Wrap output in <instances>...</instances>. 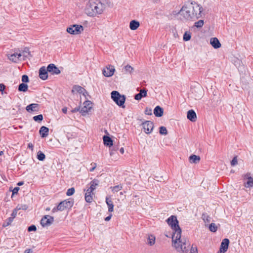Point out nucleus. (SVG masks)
Instances as JSON below:
<instances>
[{"label": "nucleus", "instance_id": "11", "mask_svg": "<svg viewBox=\"0 0 253 253\" xmlns=\"http://www.w3.org/2000/svg\"><path fill=\"white\" fill-rule=\"evenodd\" d=\"M244 186L247 188H250L253 187V178H252L250 173H247L244 175Z\"/></svg>", "mask_w": 253, "mask_h": 253}, {"label": "nucleus", "instance_id": "46", "mask_svg": "<svg viewBox=\"0 0 253 253\" xmlns=\"http://www.w3.org/2000/svg\"><path fill=\"white\" fill-rule=\"evenodd\" d=\"M145 113L148 115H152V110L150 108H146L145 109Z\"/></svg>", "mask_w": 253, "mask_h": 253}, {"label": "nucleus", "instance_id": "17", "mask_svg": "<svg viewBox=\"0 0 253 253\" xmlns=\"http://www.w3.org/2000/svg\"><path fill=\"white\" fill-rule=\"evenodd\" d=\"M94 193L88 189H86L85 193V200L87 203H91L93 200Z\"/></svg>", "mask_w": 253, "mask_h": 253}, {"label": "nucleus", "instance_id": "44", "mask_svg": "<svg viewBox=\"0 0 253 253\" xmlns=\"http://www.w3.org/2000/svg\"><path fill=\"white\" fill-rule=\"evenodd\" d=\"M22 81L23 83H28L29 82V78L27 75H23L22 77Z\"/></svg>", "mask_w": 253, "mask_h": 253}, {"label": "nucleus", "instance_id": "34", "mask_svg": "<svg viewBox=\"0 0 253 253\" xmlns=\"http://www.w3.org/2000/svg\"><path fill=\"white\" fill-rule=\"evenodd\" d=\"M37 158L40 161H43L45 158V156L43 153L39 151L37 154Z\"/></svg>", "mask_w": 253, "mask_h": 253}, {"label": "nucleus", "instance_id": "40", "mask_svg": "<svg viewBox=\"0 0 253 253\" xmlns=\"http://www.w3.org/2000/svg\"><path fill=\"white\" fill-rule=\"evenodd\" d=\"M74 193H75V189L74 188H71L68 189L66 194L67 196H70L73 195V194Z\"/></svg>", "mask_w": 253, "mask_h": 253}, {"label": "nucleus", "instance_id": "39", "mask_svg": "<svg viewBox=\"0 0 253 253\" xmlns=\"http://www.w3.org/2000/svg\"><path fill=\"white\" fill-rule=\"evenodd\" d=\"M33 119L36 122H41L43 120V116L42 114H40L34 116Z\"/></svg>", "mask_w": 253, "mask_h": 253}, {"label": "nucleus", "instance_id": "59", "mask_svg": "<svg viewBox=\"0 0 253 253\" xmlns=\"http://www.w3.org/2000/svg\"><path fill=\"white\" fill-rule=\"evenodd\" d=\"M3 154V151H0V156L2 155Z\"/></svg>", "mask_w": 253, "mask_h": 253}, {"label": "nucleus", "instance_id": "21", "mask_svg": "<svg viewBox=\"0 0 253 253\" xmlns=\"http://www.w3.org/2000/svg\"><path fill=\"white\" fill-rule=\"evenodd\" d=\"M187 117L191 122H195L197 119L196 114L194 110H190L187 112Z\"/></svg>", "mask_w": 253, "mask_h": 253}, {"label": "nucleus", "instance_id": "37", "mask_svg": "<svg viewBox=\"0 0 253 253\" xmlns=\"http://www.w3.org/2000/svg\"><path fill=\"white\" fill-rule=\"evenodd\" d=\"M209 229L211 231L215 232L217 229V227L215 223H211L209 226Z\"/></svg>", "mask_w": 253, "mask_h": 253}, {"label": "nucleus", "instance_id": "8", "mask_svg": "<svg viewBox=\"0 0 253 253\" xmlns=\"http://www.w3.org/2000/svg\"><path fill=\"white\" fill-rule=\"evenodd\" d=\"M92 108V104L90 101H85L83 104V106L81 107L80 112L84 116L88 113Z\"/></svg>", "mask_w": 253, "mask_h": 253}, {"label": "nucleus", "instance_id": "18", "mask_svg": "<svg viewBox=\"0 0 253 253\" xmlns=\"http://www.w3.org/2000/svg\"><path fill=\"white\" fill-rule=\"evenodd\" d=\"M210 44L215 49L219 48L221 46L219 40L216 38H211L210 39Z\"/></svg>", "mask_w": 253, "mask_h": 253}, {"label": "nucleus", "instance_id": "24", "mask_svg": "<svg viewBox=\"0 0 253 253\" xmlns=\"http://www.w3.org/2000/svg\"><path fill=\"white\" fill-rule=\"evenodd\" d=\"M147 96V91L145 89H141L139 93L135 95L134 98L137 100H140L143 97Z\"/></svg>", "mask_w": 253, "mask_h": 253}, {"label": "nucleus", "instance_id": "50", "mask_svg": "<svg viewBox=\"0 0 253 253\" xmlns=\"http://www.w3.org/2000/svg\"><path fill=\"white\" fill-rule=\"evenodd\" d=\"M116 149H110V155L112 156L114 154V152L116 151Z\"/></svg>", "mask_w": 253, "mask_h": 253}, {"label": "nucleus", "instance_id": "25", "mask_svg": "<svg viewBox=\"0 0 253 253\" xmlns=\"http://www.w3.org/2000/svg\"><path fill=\"white\" fill-rule=\"evenodd\" d=\"M154 114L156 117H160L163 115V109L159 106H157L154 110Z\"/></svg>", "mask_w": 253, "mask_h": 253}, {"label": "nucleus", "instance_id": "55", "mask_svg": "<svg viewBox=\"0 0 253 253\" xmlns=\"http://www.w3.org/2000/svg\"><path fill=\"white\" fill-rule=\"evenodd\" d=\"M80 110L81 109L80 108H75L74 109H73L72 110V112H78V111H80Z\"/></svg>", "mask_w": 253, "mask_h": 253}, {"label": "nucleus", "instance_id": "53", "mask_svg": "<svg viewBox=\"0 0 253 253\" xmlns=\"http://www.w3.org/2000/svg\"><path fill=\"white\" fill-rule=\"evenodd\" d=\"M112 215L111 214H110L109 216H107L105 218V221H108L110 220L111 217H112Z\"/></svg>", "mask_w": 253, "mask_h": 253}, {"label": "nucleus", "instance_id": "4", "mask_svg": "<svg viewBox=\"0 0 253 253\" xmlns=\"http://www.w3.org/2000/svg\"><path fill=\"white\" fill-rule=\"evenodd\" d=\"M74 204V200L73 199H68L61 202L57 207L52 209V212H55L57 211H63L67 209H71Z\"/></svg>", "mask_w": 253, "mask_h": 253}, {"label": "nucleus", "instance_id": "22", "mask_svg": "<svg viewBox=\"0 0 253 253\" xmlns=\"http://www.w3.org/2000/svg\"><path fill=\"white\" fill-rule=\"evenodd\" d=\"M49 129L44 126H42L41 127L39 133L42 137H45L48 134Z\"/></svg>", "mask_w": 253, "mask_h": 253}, {"label": "nucleus", "instance_id": "48", "mask_svg": "<svg viewBox=\"0 0 253 253\" xmlns=\"http://www.w3.org/2000/svg\"><path fill=\"white\" fill-rule=\"evenodd\" d=\"M203 219L206 223H209L211 221V218L210 217H209L208 216H205L204 217Z\"/></svg>", "mask_w": 253, "mask_h": 253}, {"label": "nucleus", "instance_id": "32", "mask_svg": "<svg viewBox=\"0 0 253 253\" xmlns=\"http://www.w3.org/2000/svg\"><path fill=\"white\" fill-rule=\"evenodd\" d=\"M28 90V85L24 83H22L19 84L18 87V90L19 91L25 92Z\"/></svg>", "mask_w": 253, "mask_h": 253}, {"label": "nucleus", "instance_id": "49", "mask_svg": "<svg viewBox=\"0 0 253 253\" xmlns=\"http://www.w3.org/2000/svg\"><path fill=\"white\" fill-rule=\"evenodd\" d=\"M19 190V188L18 187H15L12 190V195L17 194Z\"/></svg>", "mask_w": 253, "mask_h": 253}, {"label": "nucleus", "instance_id": "36", "mask_svg": "<svg viewBox=\"0 0 253 253\" xmlns=\"http://www.w3.org/2000/svg\"><path fill=\"white\" fill-rule=\"evenodd\" d=\"M204 24V20H200L194 23V26L197 28H201Z\"/></svg>", "mask_w": 253, "mask_h": 253}, {"label": "nucleus", "instance_id": "14", "mask_svg": "<svg viewBox=\"0 0 253 253\" xmlns=\"http://www.w3.org/2000/svg\"><path fill=\"white\" fill-rule=\"evenodd\" d=\"M47 68L43 66L39 70V77L42 80H45L48 78Z\"/></svg>", "mask_w": 253, "mask_h": 253}, {"label": "nucleus", "instance_id": "31", "mask_svg": "<svg viewBox=\"0 0 253 253\" xmlns=\"http://www.w3.org/2000/svg\"><path fill=\"white\" fill-rule=\"evenodd\" d=\"M84 89L82 87L79 86V85H75L73 87L72 91L73 92H77L79 93H84Z\"/></svg>", "mask_w": 253, "mask_h": 253}, {"label": "nucleus", "instance_id": "10", "mask_svg": "<svg viewBox=\"0 0 253 253\" xmlns=\"http://www.w3.org/2000/svg\"><path fill=\"white\" fill-rule=\"evenodd\" d=\"M54 218L52 216L46 215L44 216L41 221V224L42 227H46L50 225L53 222Z\"/></svg>", "mask_w": 253, "mask_h": 253}, {"label": "nucleus", "instance_id": "29", "mask_svg": "<svg viewBox=\"0 0 253 253\" xmlns=\"http://www.w3.org/2000/svg\"><path fill=\"white\" fill-rule=\"evenodd\" d=\"M155 237L153 235H149L148 237L147 244L150 246H153L155 243Z\"/></svg>", "mask_w": 253, "mask_h": 253}, {"label": "nucleus", "instance_id": "33", "mask_svg": "<svg viewBox=\"0 0 253 253\" xmlns=\"http://www.w3.org/2000/svg\"><path fill=\"white\" fill-rule=\"evenodd\" d=\"M191 34L189 32H185L183 35V40L184 41H188L191 39Z\"/></svg>", "mask_w": 253, "mask_h": 253}, {"label": "nucleus", "instance_id": "58", "mask_svg": "<svg viewBox=\"0 0 253 253\" xmlns=\"http://www.w3.org/2000/svg\"><path fill=\"white\" fill-rule=\"evenodd\" d=\"M23 184H24V182L21 181V182H18L17 183V185H19V186H21V185H22Z\"/></svg>", "mask_w": 253, "mask_h": 253}, {"label": "nucleus", "instance_id": "3", "mask_svg": "<svg viewBox=\"0 0 253 253\" xmlns=\"http://www.w3.org/2000/svg\"><path fill=\"white\" fill-rule=\"evenodd\" d=\"M105 5L99 0H89L84 9L85 14L89 17H94L102 14Z\"/></svg>", "mask_w": 253, "mask_h": 253}, {"label": "nucleus", "instance_id": "15", "mask_svg": "<svg viewBox=\"0 0 253 253\" xmlns=\"http://www.w3.org/2000/svg\"><path fill=\"white\" fill-rule=\"evenodd\" d=\"M47 68L48 72L52 75H58L60 73V70L54 64H49Z\"/></svg>", "mask_w": 253, "mask_h": 253}, {"label": "nucleus", "instance_id": "28", "mask_svg": "<svg viewBox=\"0 0 253 253\" xmlns=\"http://www.w3.org/2000/svg\"><path fill=\"white\" fill-rule=\"evenodd\" d=\"M104 144L108 146H111L113 145V141L112 139L107 136H104L103 137Z\"/></svg>", "mask_w": 253, "mask_h": 253}, {"label": "nucleus", "instance_id": "19", "mask_svg": "<svg viewBox=\"0 0 253 253\" xmlns=\"http://www.w3.org/2000/svg\"><path fill=\"white\" fill-rule=\"evenodd\" d=\"M105 202L108 208V211L110 212H113L114 211V205L110 196H106Z\"/></svg>", "mask_w": 253, "mask_h": 253}, {"label": "nucleus", "instance_id": "1", "mask_svg": "<svg viewBox=\"0 0 253 253\" xmlns=\"http://www.w3.org/2000/svg\"><path fill=\"white\" fill-rule=\"evenodd\" d=\"M167 221L173 231L172 240L175 249L178 252H187L190 244L186 239L181 238V230L179 226L176 217L171 215L167 220Z\"/></svg>", "mask_w": 253, "mask_h": 253}, {"label": "nucleus", "instance_id": "16", "mask_svg": "<svg viewBox=\"0 0 253 253\" xmlns=\"http://www.w3.org/2000/svg\"><path fill=\"white\" fill-rule=\"evenodd\" d=\"M39 105L37 103L31 104L26 107L27 112L31 113L33 112H38L39 110Z\"/></svg>", "mask_w": 253, "mask_h": 253}, {"label": "nucleus", "instance_id": "23", "mask_svg": "<svg viewBox=\"0 0 253 253\" xmlns=\"http://www.w3.org/2000/svg\"><path fill=\"white\" fill-rule=\"evenodd\" d=\"M98 184L99 181L97 179H94L90 182V186L87 188V189L93 192V191L96 188V187L98 185Z\"/></svg>", "mask_w": 253, "mask_h": 253}, {"label": "nucleus", "instance_id": "38", "mask_svg": "<svg viewBox=\"0 0 253 253\" xmlns=\"http://www.w3.org/2000/svg\"><path fill=\"white\" fill-rule=\"evenodd\" d=\"M160 133L162 135H167L168 133L167 129L166 127L161 126L160 127Z\"/></svg>", "mask_w": 253, "mask_h": 253}, {"label": "nucleus", "instance_id": "51", "mask_svg": "<svg viewBox=\"0 0 253 253\" xmlns=\"http://www.w3.org/2000/svg\"><path fill=\"white\" fill-rule=\"evenodd\" d=\"M28 147L30 148L32 151H33L34 145L32 143H29L28 144Z\"/></svg>", "mask_w": 253, "mask_h": 253}, {"label": "nucleus", "instance_id": "6", "mask_svg": "<svg viewBox=\"0 0 253 253\" xmlns=\"http://www.w3.org/2000/svg\"><path fill=\"white\" fill-rule=\"evenodd\" d=\"M84 31V27L78 24L71 25L66 29V32L71 35H79Z\"/></svg>", "mask_w": 253, "mask_h": 253}, {"label": "nucleus", "instance_id": "41", "mask_svg": "<svg viewBox=\"0 0 253 253\" xmlns=\"http://www.w3.org/2000/svg\"><path fill=\"white\" fill-rule=\"evenodd\" d=\"M13 219H12V218H11L10 217H9L7 220H6V222L4 224H3V226H8L9 225L11 222H12Z\"/></svg>", "mask_w": 253, "mask_h": 253}, {"label": "nucleus", "instance_id": "61", "mask_svg": "<svg viewBox=\"0 0 253 253\" xmlns=\"http://www.w3.org/2000/svg\"><path fill=\"white\" fill-rule=\"evenodd\" d=\"M120 194L121 195H123V193L121 192H120Z\"/></svg>", "mask_w": 253, "mask_h": 253}, {"label": "nucleus", "instance_id": "52", "mask_svg": "<svg viewBox=\"0 0 253 253\" xmlns=\"http://www.w3.org/2000/svg\"><path fill=\"white\" fill-rule=\"evenodd\" d=\"M33 253V250L31 249H26L24 252V253Z\"/></svg>", "mask_w": 253, "mask_h": 253}, {"label": "nucleus", "instance_id": "30", "mask_svg": "<svg viewBox=\"0 0 253 253\" xmlns=\"http://www.w3.org/2000/svg\"><path fill=\"white\" fill-rule=\"evenodd\" d=\"M123 188V186L121 184L115 186H111L110 187V189L111 190L112 192L113 193L116 192H118V191L122 190Z\"/></svg>", "mask_w": 253, "mask_h": 253}, {"label": "nucleus", "instance_id": "56", "mask_svg": "<svg viewBox=\"0 0 253 253\" xmlns=\"http://www.w3.org/2000/svg\"><path fill=\"white\" fill-rule=\"evenodd\" d=\"M67 111V109L66 107H64L62 109V111L64 113H66Z\"/></svg>", "mask_w": 253, "mask_h": 253}, {"label": "nucleus", "instance_id": "7", "mask_svg": "<svg viewBox=\"0 0 253 253\" xmlns=\"http://www.w3.org/2000/svg\"><path fill=\"white\" fill-rule=\"evenodd\" d=\"M29 52H27L25 50L23 51L22 52H15L13 53L9 54L7 57L8 58L13 62L17 63L21 60L22 56L26 57L27 54H29Z\"/></svg>", "mask_w": 253, "mask_h": 253}, {"label": "nucleus", "instance_id": "13", "mask_svg": "<svg viewBox=\"0 0 253 253\" xmlns=\"http://www.w3.org/2000/svg\"><path fill=\"white\" fill-rule=\"evenodd\" d=\"M229 241L228 239H224L221 242L220 248L217 253H224L228 249Z\"/></svg>", "mask_w": 253, "mask_h": 253}, {"label": "nucleus", "instance_id": "42", "mask_svg": "<svg viewBox=\"0 0 253 253\" xmlns=\"http://www.w3.org/2000/svg\"><path fill=\"white\" fill-rule=\"evenodd\" d=\"M19 209H16L13 211L11 214V217H10L11 218H12V219H14L16 217L17 213V211Z\"/></svg>", "mask_w": 253, "mask_h": 253}, {"label": "nucleus", "instance_id": "2", "mask_svg": "<svg viewBox=\"0 0 253 253\" xmlns=\"http://www.w3.org/2000/svg\"><path fill=\"white\" fill-rule=\"evenodd\" d=\"M203 10L201 5L191 2L183 5L176 14L178 18L182 21H193L202 17Z\"/></svg>", "mask_w": 253, "mask_h": 253}, {"label": "nucleus", "instance_id": "26", "mask_svg": "<svg viewBox=\"0 0 253 253\" xmlns=\"http://www.w3.org/2000/svg\"><path fill=\"white\" fill-rule=\"evenodd\" d=\"M139 22L134 20L130 22L129 28L131 30H135L139 27Z\"/></svg>", "mask_w": 253, "mask_h": 253}, {"label": "nucleus", "instance_id": "45", "mask_svg": "<svg viewBox=\"0 0 253 253\" xmlns=\"http://www.w3.org/2000/svg\"><path fill=\"white\" fill-rule=\"evenodd\" d=\"M37 230V228L36 227L33 225H31L30 226H29L28 227V230L29 232H31V231H36Z\"/></svg>", "mask_w": 253, "mask_h": 253}, {"label": "nucleus", "instance_id": "60", "mask_svg": "<svg viewBox=\"0 0 253 253\" xmlns=\"http://www.w3.org/2000/svg\"><path fill=\"white\" fill-rule=\"evenodd\" d=\"M46 211H49L50 210V208H47L46 209Z\"/></svg>", "mask_w": 253, "mask_h": 253}, {"label": "nucleus", "instance_id": "12", "mask_svg": "<svg viewBox=\"0 0 253 253\" xmlns=\"http://www.w3.org/2000/svg\"><path fill=\"white\" fill-rule=\"evenodd\" d=\"M115 69L113 66L109 65L103 70V74L105 77H109L113 75Z\"/></svg>", "mask_w": 253, "mask_h": 253}, {"label": "nucleus", "instance_id": "43", "mask_svg": "<svg viewBox=\"0 0 253 253\" xmlns=\"http://www.w3.org/2000/svg\"><path fill=\"white\" fill-rule=\"evenodd\" d=\"M238 163L237 157H235L231 162V165L232 166L236 165Z\"/></svg>", "mask_w": 253, "mask_h": 253}, {"label": "nucleus", "instance_id": "5", "mask_svg": "<svg viewBox=\"0 0 253 253\" xmlns=\"http://www.w3.org/2000/svg\"><path fill=\"white\" fill-rule=\"evenodd\" d=\"M111 95L112 99L118 106L125 108L124 104L126 100V97L124 95H121L117 91H113Z\"/></svg>", "mask_w": 253, "mask_h": 253}, {"label": "nucleus", "instance_id": "9", "mask_svg": "<svg viewBox=\"0 0 253 253\" xmlns=\"http://www.w3.org/2000/svg\"><path fill=\"white\" fill-rule=\"evenodd\" d=\"M144 131L146 134H150L154 128V124L150 121H146L142 124Z\"/></svg>", "mask_w": 253, "mask_h": 253}, {"label": "nucleus", "instance_id": "27", "mask_svg": "<svg viewBox=\"0 0 253 253\" xmlns=\"http://www.w3.org/2000/svg\"><path fill=\"white\" fill-rule=\"evenodd\" d=\"M189 162L192 164H197L200 162V157L199 156L192 155L189 157Z\"/></svg>", "mask_w": 253, "mask_h": 253}, {"label": "nucleus", "instance_id": "47", "mask_svg": "<svg viewBox=\"0 0 253 253\" xmlns=\"http://www.w3.org/2000/svg\"><path fill=\"white\" fill-rule=\"evenodd\" d=\"M91 166H92V168L90 169V171H93L96 168V163H92L91 164Z\"/></svg>", "mask_w": 253, "mask_h": 253}, {"label": "nucleus", "instance_id": "35", "mask_svg": "<svg viewBox=\"0 0 253 253\" xmlns=\"http://www.w3.org/2000/svg\"><path fill=\"white\" fill-rule=\"evenodd\" d=\"M125 71L126 73H128L129 74H131L134 69L129 65H127L124 67Z\"/></svg>", "mask_w": 253, "mask_h": 253}, {"label": "nucleus", "instance_id": "20", "mask_svg": "<svg viewBox=\"0 0 253 253\" xmlns=\"http://www.w3.org/2000/svg\"><path fill=\"white\" fill-rule=\"evenodd\" d=\"M192 93L195 99H200L203 96V90L200 87L194 89Z\"/></svg>", "mask_w": 253, "mask_h": 253}, {"label": "nucleus", "instance_id": "57", "mask_svg": "<svg viewBox=\"0 0 253 253\" xmlns=\"http://www.w3.org/2000/svg\"><path fill=\"white\" fill-rule=\"evenodd\" d=\"M120 152L122 154H123L124 153V148H121L120 149Z\"/></svg>", "mask_w": 253, "mask_h": 253}, {"label": "nucleus", "instance_id": "54", "mask_svg": "<svg viewBox=\"0 0 253 253\" xmlns=\"http://www.w3.org/2000/svg\"><path fill=\"white\" fill-rule=\"evenodd\" d=\"M5 88V86L3 84H0V91H3Z\"/></svg>", "mask_w": 253, "mask_h": 253}]
</instances>
